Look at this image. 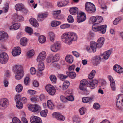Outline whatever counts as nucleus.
I'll return each instance as SVG.
<instances>
[{
  "mask_svg": "<svg viewBox=\"0 0 123 123\" xmlns=\"http://www.w3.org/2000/svg\"><path fill=\"white\" fill-rule=\"evenodd\" d=\"M46 89L49 94L51 95H54L56 92V90L52 85H48L46 86Z\"/></svg>",
  "mask_w": 123,
  "mask_h": 123,
  "instance_id": "6",
  "label": "nucleus"
},
{
  "mask_svg": "<svg viewBox=\"0 0 123 123\" xmlns=\"http://www.w3.org/2000/svg\"><path fill=\"white\" fill-rule=\"evenodd\" d=\"M29 110L32 112H35L39 111L41 110V107L37 104L30 105L28 107Z\"/></svg>",
  "mask_w": 123,
  "mask_h": 123,
  "instance_id": "7",
  "label": "nucleus"
},
{
  "mask_svg": "<svg viewBox=\"0 0 123 123\" xmlns=\"http://www.w3.org/2000/svg\"><path fill=\"white\" fill-rule=\"evenodd\" d=\"M68 21L69 23H72L74 22V20L73 17L71 15H69L68 17Z\"/></svg>",
  "mask_w": 123,
  "mask_h": 123,
  "instance_id": "50",
  "label": "nucleus"
},
{
  "mask_svg": "<svg viewBox=\"0 0 123 123\" xmlns=\"http://www.w3.org/2000/svg\"><path fill=\"white\" fill-rule=\"evenodd\" d=\"M8 59V55L6 53L2 52L0 54V62L1 64H6L7 62Z\"/></svg>",
  "mask_w": 123,
  "mask_h": 123,
  "instance_id": "5",
  "label": "nucleus"
},
{
  "mask_svg": "<svg viewBox=\"0 0 123 123\" xmlns=\"http://www.w3.org/2000/svg\"><path fill=\"white\" fill-rule=\"evenodd\" d=\"M73 121L74 122H76L77 123H80V118L78 117H74L73 119Z\"/></svg>",
  "mask_w": 123,
  "mask_h": 123,
  "instance_id": "53",
  "label": "nucleus"
},
{
  "mask_svg": "<svg viewBox=\"0 0 123 123\" xmlns=\"http://www.w3.org/2000/svg\"><path fill=\"white\" fill-rule=\"evenodd\" d=\"M47 105L48 107L50 109L54 108V104L51 101V100H49L47 102Z\"/></svg>",
  "mask_w": 123,
  "mask_h": 123,
  "instance_id": "31",
  "label": "nucleus"
},
{
  "mask_svg": "<svg viewBox=\"0 0 123 123\" xmlns=\"http://www.w3.org/2000/svg\"><path fill=\"white\" fill-rule=\"evenodd\" d=\"M46 40L45 37L43 36H41L39 37V41L41 43H44L45 41Z\"/></svg>",
  "mask_w": 123,
  "mask_h": 123,
  "instance_id": "37",
  "label": "nucleus"
},
{
  "mask_svg": "<svg viewBox=\"0 0 123 123\" xmlns=\"http://www.w3.org/2000/svg\"><path fill=\"white\" fill-rule=\"evenodd\" d=\"M98 80H93V89L96 87L98 85Z\"/></svg>",
  "mask_w": 123,
  "mask_h": 123,
  "instance_id": "56",
  "label": "nucleus"
},
{
  "mask_svg": "<svg viewBox=\"0 0 123 123\" xmlns=\"http://www.w3.org/2000/svg\"><path fill=\"white\" fill-rule=\"evenodd\" d=\"M31 74L32 75L35 74L36 71L35 68L33 67H31L30 69Z\"/></svg>",
  "mask_w": 123,
  "mask_h": 123,
  "instance_id": "64",
  "label": "nucleus"
},
{
  "mask_svg": "<svg viewBox=\"0 0 123 123\" xmlns=\"http://www.w3.org/2000/svg\"><path fill=\"white\" fill-rule=\"evenodd\" d=\"M108 78L111 82V86L112 91H115L116 89L115 85L114 80L110 75L108 76Z\"/></svg>",
  "mask_w": 123,
  "mask_h": 123,
  "instance_id": "17",
  "label": "nucleus"
},
{
  "mask_svg": "<svg viewBox=\"0 0 123 123\" xmlns=\"http://www.w3.org/2000/svg\"><path fill=\"white\" fill-rule=\"evenodd\" d=\"M49 34L50 37V40L51 41H53L54 40L55 35L52 32H50Z\"/></svg>",
  "mask_w": 123,
  "mask_h": 123,
  "instance_id": "51",
  "label": "nucleus"
},
{
  "mask_svg": "<svg viewBox=\"0 0 123 123\" xmlns=\"http://www.w3.org/2000/svg\"><path fill=\"white\" fill-rule=\"evenodd\" d=\"M47 110H44L41 111L40 112V114L41 116L42 117H45L47 116Z\"/></svg>",
  "mask_w": 123,
  "mask_h": 123,
  "instance_id": "43",
  "label": "nucleus"
},
{
  "mask_svg": "<svg viewBox=\"0 0 123 123\" xmlns=\"http://www.w3.org/2000/svg\"><path fill=\"white\" fill-rule=\"evenodd\" d=\"M17 20H15L17 21H22L24 20V18L21 15H17Z\"/></svg>",
  "mask_w": 123,
  "mask_h": 123,
  "instance_id": "49",
  "label": "nucleus"
},
{
  "mask_svg": "<svg viewBox=\"0 0 123 123\" xmlns=\"http://www.w3.org/2000/svg\"><path fill=\"white\" fill-rule=\"evenodd\" d=\"M77 36L75 33L69 32L65 33L61 36V39L62 41L68 44H70L72 41H75L77 40Z\"/></svg>",
  "mask_w": 123,
  "mask_h": 123,
  "instance_id": "1",
  "label": "nucleus"
},
{
  "mask_svg": "<svg viewBox=\"0 0 123 123\" xmlns=\"http://www.w3.org/2000/svg\"><path fill=\"white\" fill-rule=\"evenodd\" d=\"M13 123H21L20 121L17 118L14 117L12 119Z\"/></svg>",
  "mask_w": 123,
  "mask_h": 123,
  "instance_id": "59",
  "label": "nucleus"
},
{
  "mask_svg": "<svg viewBox=\"0 0 123 123\" xmlns=\"http://www.w3.org/2000/svg\"><path fill=\"white\" fill-rule=\"evenodd\" d=\"M90 46H87L86 48V49L88 52L90 53L92 51V41L90 42Z\"/></svg>",
  "mask_w": 123,
  "mask_h": 123,
  "instance_id": "46",
  "label": "nucleus"
},
{
  "mask_svg": "<svg viewBox=\"0 0 123 123\" xmlns=\"http://www.w3.org/2000/svg\"><path fill=\"white\" fill-rule=\"evenodd\" d=\"M50 79L51 81L52 82H55L56 80V78L54 75H51L50 76Z\"/></svg>",
  "mask_w": 123,
  "mask_h": 123,
  "instance_id": "58",
  "label": "nucleus"
},
{
  "mask_svg": "<svg viewBox=\"0 0 123 123\" xmlns=\"http://www.w3.org/2000/svg\"><path fill=\"white\" fill-rule=\"evenodd\" d=\"M47 17V15L45 13L40 14H38L37 17V20L38 21H43L44 18H45Z\"/></svg>",
  "mask_w": 123,
  "mask_h": 123,
  "instance_id": "29",
  "label": "nucleus"
},
{
  "mask_svg": "<svg viewBox=\"0 0 123 123\" xmlns=\"http://www.w3.org/2000/svg\"><path fill=\"white\" fill-rule=\"evenodd\" d=\"M66 60L68 63H72L73 61V58L71 55H68L66 57Z\"/></svg>",
  "mask_w": 123,
  "mask_h": 123,
  "instance_id": "23",
  "label": "nucleus"
},
{
  "mask_svg": "<svg viewBox=\"0 0 123 123\" xmlns=\"http://www.w3.org/2000/svg\"><path fill=\"white\" fill-rule=\"evenodd\" d=\"M86 19V15L84 12H81L77 14V20L79 23L84 21Z\"/></svg>",
  "mask_w": 123,
  "mask_h": 123,
  "instance_id": "4",
  "label": "nucleus"
},
{
  "mask_svg": "<svg viewBox=\"0 0 123 123\" xmlns=\"http://www.w3.org/2000/svg\"><path fill=\"white\" fill-rule=\"evenodd\" d=\"M112 52L111 50H108L104 52L103 54L100 55V56L103 58V59H104L106 60L109 57Z\"/></svg>",
  "mask_w": 123,
  "mask_h": 123,
  "instance_id": "15",
  "label": "nucleus"
},
{
  "mask_svg": "<svg viewBox=\"0 0 123 123\" xmlns=\"http://www.w3.org/2000/svg\"><path fill=\"white\" fill-rule=\"evenodd\" d=\"M67 101L68 100L70 101H73L74 100L73 97L72 95H70L66 97Z\"/></svg>",
  "mask_w": 123,
  "mask_h": 123,
  "instance_id": "62",
  "label": "nucleus"
},
{
  "mask_svg": "<svg viewBox=\"0 0 123 123\" xmlns=\"http://www.w3.org/2000/svg\"><path fill=\"white\" fill-rule=\"evenodd\" d=\"M20 26V24L16 23L13 24L10 27V29H14L15 30L18 29Z\"/></svg>",
  "mask_w": 123,
  "mask_h": 123,
  "instance_id": "30",
  "label": "nucleus"
},
{
  "mask_svg": "<svg viewBox=\"0 0 123 123\" xmlns=\"http://www.w3.org/2000/svg\"><path fill=\"white\" fill-rule=\"evenodd\" d=\"M38 69L39 71H41L44 70V66L43 63L42 62L38 65Z\"/></svg>",
  "mask_w": 123,
  "mask_h": 123,
  "instance_id": "38",
  "label": "nucleus"
},
{
  "mask_svg": "<svg viewBox=\"0 0 123 123\" xmlns=\"http://www.w3.org/2000/svg\"><path fill=\"white\" fill-rule=\"evenodd\" d=\"M46 61L48 63H49L51 62H52V63L54 62V61L53 60V57L52 56L48 57L46 60Z\"/></svg>",
  "mask_w": 123,
  "mask_h": 123,
  "instance_id": "55",
  "label": "nucleus"
},
{
  "mask_svg": "<svg viewBox=\"0 0 123 123\" xmlns=\"http://www.w3.org/2000/svg\"><path fill=\"white\" fill-rule=\"evenodd\" d=\"M88 81H89L87 85V86L90 87L92 89V71H91L88 76Z\"/></svg>",
  "mask_w": 123,
  "mask_h": 123,
  "instance_id": "18",
  "label": "nucleus"
},
{
  "mask_svg": "<svg viewBox=\"0 0 123 123\" xmlns=\"http://www.w3.org/2000/svg\"><path fill=\"white\" fill-rule=\"evenodd\" d=\"M31 25L34 27H38L39 24L37 20L33 18H31L29 19Z\"/></svg>",
  "mask_w": 123,
  "mask_h": 123,
  "instance_id": "19",
  "label": "nucleus"
},
{
  "mask_svg": "<svg viewBox=\"0 0 123 123\" xmlns=\"http://www.w3.org/2000/svg\"><path fill=\"white\" fill-rule=\"evenodd\" d=\"M8 101L6 98H4L0 100V108H5L8 105Z\"/></svg>",
  "mask_w": 123,
  "mask_h": 123,
  "instance_id": "9",
  "label": "nucleus"
},
{
  "mask_svg": "<svg viewBox=\"0 0 123 123\" xmlns=\"http://www.w3.org/2000/svg\"><path fill=\"white\" fill-rule=\"evenodd\" d=\"M93 30L95 31H99V26H95V24L93 23Z\"/></svg>",
  "mask_w": 123,
  "mask_h": 123,
  "instance_id": "57",
  "label": "nucleus"
},
{
  "mask_svg": "<svg viewBox=\"0 0 123 123\" xmlns=\"http://www.w3.org/2000/svg\"><path fill=\"white\" fill-rule=\"evenodd\" d=\"M53 58L54 62H57L58 61L60 58V55L59 54H57L53 57Z\"/></svg>",
  "mask_w": 123,
  "mask_h": 123,
  "instance_id": "44",
  "label": "nucleus"
},
{
  "mask_svg": "<svg viewBox=\"0 0 123 123\" xmlns=\"http://www.w3.org/2000/svg\"><path fill=\"white\" fill-rule=\"evenodd\" d=\"M104 39L103 37H101L98 39L97 43L95 41H93V52H95L97 48H99L101 47L104 43Z\"/></svg>",
  "mask_w": 123,
  "mask_h": 123,
  "instance_id": "3",
  "label": "nucleus"
},
{
  "mask_svg": "<svg viewBox=\"0 0 123 123\" xmlns=\"http://www.w3.org/2000/svg\"><path fill=\"white\" fill-rule=\"evenodd\" d=\"M52 115L54 117H55L57 120L63 121L65 119L64 116L60 113L55 112L53 113Z\"/></svg>",
  "mask_w": 123,
  "mask_h": 123,
  "instance_id": "11",
  "label": "nucleus"
},
{
  "mask_svg": "<svg viewBox=\"0 0 123 123\" xmlns=\"http://www.w3.org/2000/svg\"><path fill=\"white\" fill-rule=\"evenodd\" d=\"M51 65L53 67L55 68L56 69H59L60 68L59 65L56 62L51 63Z\"/></svg>",
  "mask_w": 123,
  "mask_h": 123,
  "instance_id": "41",
  "label": "nucleus"
},
{
  "mask_svg": "<svg viewBox=\"0 0 123 123\" xmlns=\"http://www.w3.org/2000/svg\"><path fill=\"white\" fill-rule=\"evenodd\" d=\"M61 12L60 10L55 11L53 12V15L54 17L55 18H57L58 17V15Z\"/></svg>",
  "mask_w": 123,
  "mask_h": 123,
  "instance_id": "45",
  "label": "nucleus"
},
{
  "mask_svg": "<svg viewBox=\"0 0 123 123\" xmlns=\"http://www.w3.org/2000/svg\"><path fill=\"white\" fill-rule=\"evenodd\" d=\"M30 120L31 123H42L41 119L35 116H33L30 118Z\"/></svg>",
  "mask_w": 123,
  "mask_h": 123,
  "instance_id": "10",
  "label": "nucleus"
},
{
  "mask_svg": "<svg viewBox=\"0 0 123 123\" xmlns=\"http://www.w3.org/2000/svg\"><path fill=\"white\" fill-rule=\"evenodd\" d=\"M23 5L21 4H17L15 6V9L17 11H21L23 9Z\"/></svg>",
  "mask_w": 123,
  "mask_h": 123,
  "instance_id": "28",
  "label": "nucleus"
},
{
  "mask_svg": "<svg viewBox=\"0 0 123 123\" xmlns=\"http://www.w3.org/2000/svg\"><path fill=\"white\" fill-rule=\"evenodd\" d=\"M16 106L17 108L19 109H21L23 107V105L22 103L20 101L17 102L16 104Z\"/></svg>",
  "mask_w": 123,
  "mask_h": 123,
  "instance_id": "40",
  "label": "nucleus"
},
{
  "mask_svg": "<svg viewBox=\"0 0 123 123\" xmlns=\"http://www.w3.org/2000/svg\"><path fill=\"white\" fill-rule=\"evenodd\" d=\"M103 59V58L100 57L96 56L93 59V64L95 65L98 64L100 62L101 59Z\"/></svg>",
  "mask_w": 123,
  "mask_h": 123,
  "instance_id": "20",
  "label": "nucleus"
},
{
  "mask_svg": "<svg viewBox=\"0 0 123 123\" xmlns=\"http://www.w3.org/2000/svg\"><path fill=\"white\" fill-rule=\"evenodd\" d=\"M21 52V49L19 47H16L14 48L12 50V54L14 56L20 54Z\"/></svg>",
  "mask_w": 123,
  "mask_h": 123,
  "instance_id": "13",
  "label": "nucleus"
},
{
  "mask_svg": "<svg viewBox=\"0 0 123 123\" xmlns=\"http://www.w3.org/2000/svg\"><path fill=\"white\" fill-rule=\"evenodd\" d=\"M60 99L61 101L63 102H67L66 97H65L63 96H61Z\"/></svg>",
  "mask_w": 123,
  "mask_h": 123,
  "instance_id": "63",
  "label": "nucleus"
},
{
  "mask_svg": "<svg viewBox=\"0 0 123 123\" xmlns=\"http://www.w3.org/2000/svg\"><path fill=\"white\" fill-rule=\"evenodd\" d=\"M100 107V105L98 103H95L93 105V108L94 109L98 110L99 109Z\"/></svg>",
  "mask_w": 123,
  "mask_h": 123,
  "instance_id": "60",
  "label": "nucleus"
},
{
  "mask_svg": "<svg viewBox=\"0 0 123 123\" xmlns=\"http://www.w3.org/2000/svg\"><path fill=\"white\" fill-rule=\"evenodd\" d=\"M60 21H53L51 23V25L53 27H55L61 24Z\"/></svg>",
  "mask_w": 123,
  "mask_h": 123,
  "instance_id": "36",
  "label": "nucleus"
},
{
  "mask_svg": "<svg viewBox=\"0 0 123 123\" xmlns=\"http://www.w3.org/2000/svg\"><path fill=\"white\" fill-rule=\"evenodd\" d=\"M70 13L73 15H75L78 13V9L76 7H73L70 8L69 10Z\"/></svg>",
  "mask_w": 123,
  "mask_h": 123,
  "instance_id": "21",
  "label": "nucleus"
},
{
  "mask_svg": "<svg viewBox=\"0 0 123 123\" xmlns=\"http://www.w3.org/2000/svg\"><path fill=\"white\" fill-rule=\"evenodd\" d=\"M70 27V25L68 24H65L60 26V27L61 29H65L68 28Z\"/></svg>",
  "mask_w": 123,
  "mask_h": 123,
  "instance_id": "54",
  "label": "nucleus"
},
{
  "mask_svg": "<svg viewBox=\"0 0 123 123\" xmlns=\"http://www.w3.org/2000/svg\"><path fill=\"white\" fill-rule=\"evenodd\" d=\"M70 83L69 81L67 80L64 82L63 83L62 87L63 89H66L68 87Z\"/></svg>",
  "mask_w": 123,
  "mask_h": 123,
  "instance_id": "33",
  "label": "nucleus"
},
{
  "mask_svg": "<svg viewBox=\"0 0 123 123\" xmlns=\"http://www.w3.org/2000/svg\"><path fill=\"white\" fill-rule=\"evenodd\" d=\"M107 25H103L99 26V31L102 34L105 33L106 31Z\"/></svg>",
  "mask_w": 123,
  "mask_h": 123,
  "instance_id": "22",
  "label": "nucleus"
},
{
  "mask_svg": "<svg viewBox=\"0 0 123 123\" xmlns=\"http://www.w3.org/2000/svg\"><path fill=\"white\" fill-rule=\"evenodd\" d=\"M25 31L28 33L29 34L31 35L32 33L33 30L30 27H27L25 29Z\"/></svg>",
  "mask_w": 123,
  "mask_h": 123,
  "instance_id": "42",
  "label": "nucleus"
},
{
  "mask_svg": "<svg viewBox=\"0 0 123 123\" xmlns=\"http://www.w3.org/2000/svg\"><path fill=\"white\" fill-rule=\"evenodd\" d=\"M46 56V52L42 51L37 56V61L38 62H41L45 59Z\"/></svg>",
  "mask_w": 123,
  "mask_h": 123,
  "instance_id": "8",
  "label": "nucleus"
},
{
  "mask_svg": "<svg viewBox=\"0 0 123 123\" xmlns=\"http://www.w3.org/2000/svg\"><path fill=\"white\" fill-rule=\"evenodd\" d=\"M66 73L68 76H69L70 78L73 79L75 78L76 75V73L74 72H67Z\"/></svg>",
  "mask_w": 123,
  "mask_h": 123,
  "instance_id": "24",
  "label": "nucleus"
},
{
  "mask_svg": "<svg viewBox=\"0 0 123 123\" xmlns=\"http://www.w3.org/2000/svg\"><path fill=\"white\" fill-rule=\"evenodd\" d=\"M117 100L116 105L117 107L118 108H121L123 107V103L121 101L116 100Z\"/></svg>",
  "mask_w": 123,
  "mask_h": 123,
  "instance_id": "35",
  "label": "nucleus"
},
{
  "mask_svg": "<svg viewBox=\"0 0 123 123\" xmlns=\"http://www.w3.org/2000/svg\"><path fill=\"white\" fill-rule=\"evenodd\" d=\"M23 89V86L20 84L18 85L16 88V92H21Z\"/></svg>",
  "mask_w": 123,
  "mask_h": 123,
  "instance_id": "34",
  "label": "nucleus"
},
{
  "mask_svg": "<svg viewBox=\"0 0 123 123\" xmlns=\"http://www.w3.org/2000/svg\"><path fill=\"white\" fill-rule=\"evenodd\" d=\"M13 71L16 72L15 78L17 80L20 79L24 75V72L22 67L20 65H16L13 67Z\"/></svg>",
  "mask_w": 123,
  "mask_h": 123,
  "instance_id": "2",
  "label": "nucleus"
},
{
  "mask_svg": "<svg viewBox=\"0 0 123 123\" xmlns=\"http://www.w3.org/2000/svg\"><path fill=\"white\" fill-rule=\"evenodd\" d=\"M30 81V79L29 77H26L24 79V82L26 85H29Z\"/></svg>",
  "mask_w": 123,
  "mask_h": 123,
  "instance_id": "39",
  "label": "nucleus"
},
{
  "mask_svg": "<svg viewBox=\"0 0 123 123\" xmlns=\"http://www.w3.org/2000/svg\"><path fill=\"white\" fill-rule=\"evenodd\" d=\"M27 43V39L25 37L22 38L20 41V44L23 46H26Z\"/></svg>",
  "mask_w": 123,
  "mask_h": 123,
  "instance_id": "27",
  "label": "nucleus"
},
{
  "mask_svg": "<svg viewBox=\"0 0 123 123\" xmlns=\"http://www.w3.org/2000/svg\"><path fill=\"white\" fill-rule=\"evenodd\" d=\"M116 100H119L123 103V94H119L116 98Z\"/></svg>",
  "mask_w": 123,
  "mask_h": 123,
  "instance_id": "47",
  "label": "nucleus"
},
{
  "mask_svg": "<svg viewBox=\"0 0 123 123\" xmlns=\"http://www.w3.org/2000/svg\"><path fill=\"white\" fill-rule=\"evenodd\" d=\"M85 8L86 10L89 13L92 12V3L90 2H86L85 4Z\"/></svg>",
  "mask_w": 123,
  "mask_h": 123,
  "instance_id": "14",
  "label": "nucleus"
},
{
  "mask_svg": "<svg viewBox=\"0 0 123 123\" xmlns=\"http://www.w3.org/2000/svg\"><path fill=\"white\" fill-rule=\"evenodd\" d=\"M103 20L102 17L100 16H93V23H94L95 24H99Z\"/></svg>",
  "mask_w": 123,
  "mask_h": 123,
  "instance_id": "12",
  "label": "nucleus"
},
{
  "mask_svg": "<svg viewBox=\"0 0 123 123\" xmlns=\"http://www.w3.org/2000/svg\"><path fill=\"white\" fill-rule=\"evenodd\" d=\"M60 44L58 42H57L52 46L51 47V49L52 51L56 52L60 49Z\"/></svg>",
  "mask_w": 123,
  "mask_h": 123,
  "instance_id": "16",
  "label": "nucleus"
},
{
  "mask_svg": "<svg viewBox=\"0 0 123 123\" xmlns=\"http://www.w3.org/2000/svg\"><path fill=\"white\" fill-rule=\"evenodd\" d=\"M7 34L4 31H0V40H2L3 39H5L7 38Z\"/></svg>",
  "mask_w": 123,
  "mask_h": 123,
  "instance_id": "25",
  "label": "nucleus"
},
{
  "mask_svg": "<svg viewBox=\"0 0 123 123\" xmlns=\"http://www.w3.org/2000/svg\"><path fill=\"white\" fill-rule=\"evenodd\" d=\"M36 91L34 90H29L27 92L30 95H32L35 94Z\"/></svg>",
  "mask_w": 123,
  "mask_h": 123,
  "instance_id": "61",
  "label": "nucleus"
},
{
  "mask_svg": "<svg viewBox=\"0 0 123 123\" xmlns=\"http://www.w3.org/2000/svg\"><path fill=\"white\" fill-rule=\"evenodd\" d=\"M92 98H91L84 97L82 98V101L84 103L91 102L92 101Z\"/></svg>",
  "mask_w": 123,
  "mask_h": 123,
  "instance_id": "32",
  "label": "nucleus"
},
{
  "mask_svg": "<svg viewBox=\"0 0 123 123\" xmlns=\"http://www.w3.org/2000/svg\"><path fill=\"white\" fill-rule=\"evenodd\" d=\"M79 88L80 90L84 92L85 94H87L88 93V92L86 88V86L80 84L79 86Z\"/></svg>",
  "mask_w": 123,
  "mask_h": 123,
  "instance_id": "26",
  "label": "nucleus"
},
{
  "mask_svg": "<svg viewBox=\"0 0 123 123\" xmlns=\"http://www.w3.org/2000/svg\"><path fill=\"white\" fill-rule=\"evenodd\" d=\"M86 108L82 107L79 109V112L81 115H82L84 114L86 111Z\"/></svg>",
  "mask_w": 123,
  "mask_h": 123,
  "instance_id": "52",
  "label": "nucleus"
},
{
  "mask_svg": "<svg viewBox=\"0 0 123 123\" xmlns=\"http://www.w3.org/2000/svg\"><path fill=\"white\" fill-rule=\"evenodd\" d=\"M58 77L60 80H63L67 78L68 76L63 74H58Z\"/></svg>",
  "mask_w": 123,
  "mask_h": 123,
  "instance_id": "48",
  "label": "nucleus"
}]
</instances>
